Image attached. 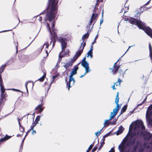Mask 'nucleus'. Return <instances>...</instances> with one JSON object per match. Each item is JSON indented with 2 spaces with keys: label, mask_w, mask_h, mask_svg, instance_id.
I'll use <instances>...</instances> for the list:
<instances>
[{
  "label": "nucleus",
  "mask_w": 152,
  "mask_h": 152,
  "mask_svg": "<svg viewBox=\"0 0 152 152\" xmlns=\"http://www.w3.org/2000/svg\"><path fill=\"white\" fill-rule=\"evenodd\" d=\"M134 127L135 129H138L141 128L142 130L145 129V126L144 125L143 122L141 120L136 121L134 123Z\"/></svg>",
  "instance_id": "nucleus-8"
},
{
  "label": "nucleus",
  "mask_w": 152,
  "mask_h": 152,
  "mask_svg": "<svg viewBox=\"0 0 152 152\" xmlns=\"http://www.w3.org/2000/svg\"><path fill=\"white\" fill-rule=\"evenodd\" d=\"M9 61H11L12 62L13 61V59L12 58H11V59H10V60H9Z\"/></svg>",
  "instance_id": "nucleus-63"
},
{
  "label": "nucleus",
  "mask_w": 152,
  "mask_h": 152,
  "mask_svg": "<svg viewBox=\"0 0 152 152\" xmlns=\"http://www.w3.org/2000/svg\"><path fill=\"white\" fill-rule=\"evenodd\" d=\"M37 124V123H36L35 122L33 123L32 124V125L30 127V129L27 131V133H28L30 131L32 130L33 129L34 127Z\"/></svg>",
  "instance_id": "nucleus-20"
},
{
  "label": "nucleus",
  "mask_w": 152,
  "mask_h": 152,
  "mask_svg": "<svg viewBox=\"0 0 152 152\" xmlns=\"http://www.w3.org/2000/svg\"><path fill=\"white\" fill-rule=\"evenodd\" d=\"M104 141H105V138L103 137L102 138V139L101 142L102 143L104 144Z\"/></svg>",
  "instance_id": "nucleus-38"
},
{
  "label": "nucleus",
  "mask_w": 152,
  "mask_h": 152,
  "mask_svg": "<svg viewBox=\"0 0 152 152\" xmlns=\"http://www.w3.org/2000/svg\"><path fill=\"white\" fill-rule=\"evenodd\" d=\"M97 37H98V35H97L95 38L94 42H92V43H91L92 45H94V43L96 42V40L97 38Z\"/></svg>",
  "instance_id": "nucleus-35"
},
{
  "label": "nucleus",
  "mask_w": 152,
  "mask_h": 152,
  "mask_svg": "<svg viewBox=\"0 0 152 152\" xmlns=\"http://www.w3.org/2000/svg\"><path fill=\"white\" fill-rule=\"evenodd\" d=\"M75 62V61L72 59L68 63H66L63 66L66 70L70 66H72Z\"/></svg>",
  "instance_id": "nucleus-12"
},
{
  "label": "nucleus",
  "mask_w": 152,
  "mask_h": 152,
  "mask_svg": "<svg viewBox=\"0 0 152 152\" xmlns=\"http://www.w3.org/2000/svg\"><path fill=\"white\" fill-rule=\"evenodd\" d=\"M18 124H19V126H21V125H20V122L19 121V118H18Z\"/></svg>",
  "instance_id": "nucleus-56"
},
{
  "label": "nucleus",
  "mask_w": 152,
  "mask_h": 152,
  "mask_svg": "<svg viewBox=\"0 0 152 152\" xmlns=\"http://www.w3.org/2000/svg\"><path fill=\"white\" fill-rule=\"evenodd\" d=\"M32 130V134H33L36 133V132L35 130H34L33 129Z\"/></svg>",
  "instance_id": "nucleus-49"
},
{
  "label": "nucleus",
  "mask_w": 152,
  "mask_h": 152,
  "mask_svg": "<svg viewBox=\"0 0 152 152\" xmlns=\"http://www.w3.org/2000/svg\"><path fill=\"white\" fill-rule=\"evenodd\" d=\"M28 82L27 81L26 82L25 84V87L26 88V91H27V92L28 94V88H27V84H28Z\"/></svg>",
  "instance_id": "nucleus-36"
},
{
  "label": "nucleus",
  "mask_w": 152,
  "mask_h": 152,
  "mask_svg": "<svg viewBox=\"0 0 152 152\" xmlns=\"http://www.w3.org/2000/svg\"><path fill=\"white\" fill-rule=\"evenodd\" d=\"M40 117L39 115L37 116L36 117L35 119V121L36 122L35 123H37V124L39 121Z\"/></svg>",
  "instance_id": "nucleus-29"
},
{
  "label": "nucleus",
  "mask_w": 152,
  "mask_h": 152,
  "mask_svg": "<svg viewBox=\"0 0 152 152\" xmlns=\"http://www.w3.org/2000/svg\"><path fill=\"white\" fill-rule=\"evenodd\" d=\"M143 11H141V12H137V15H140L141 13H142L143 12Z\"/></svg>",
  "instance_id": "nucleus-55"
},
{
  "label": "nucleus",
  "mask_w": 152,
  "mask_h": 152,
  "mask_svg": "<svg viewBox=\"0 0 152 152\" xmlns=\"http://www.w3.org/2000/svg\"><path fill=\"white\" fill-rule=\"evenodd\" d=\"M109 152H114V150L113 148H112Z\"/></svg>",
  "instance_id": "nucleus-51"
},
{
  "label": "nucleus",
  "mask_w": 152,
  "mask_h": 152,
  "mask_svg": "<svg viewBox=\"0 0 152 152\" xmlns=\"http://www.w3.org/2000/svg\"><path fill=\"white\" fill-rule=\"evenodd\" d=\"M78 69V67L76 65L74 66V68L70 72V75L69 76V82L67 83V86L68 88V90H69V88L71 87L70 85L71 82L72 81L73 82L72 84L73 85L75 83V80L73 77V76L76 74L77 71Z\"/></svg>",
  "instance_id": "nucleus-5"
},
{
  "label": "nucleus",
  "mask_w": 152,
  "mask_h": 152,
  "mask_svg": "<svg viewBox=\"0 0 152 152\" xmlns=\"http://www.w3.org/2000/svg\"><path fill=\"white\" fill-rule=\"evenodd\" d=\"M125 21H128L130 23L136 25L139 29L143 30L146 34L152 38V30L149 27L146 26L145 24L142 22L139 18L136 19L133 18H125Z\"/></svg>",
  "instance_id": "nucleus-3"
},
{
  "label": "nucleus",
  "mask_w": 152,
  "mask_h": 152,
  "mask_svg": "<svg viewBox=\"0 0 152 152\" xmlns=\"http://www.w3.org/2000/svg\"><path fill=\"white\" fill-rule=\"evenodd\" d=\"M62 51H61L59 54V59L58 60L57 63L56 64V67H57V68H58L59 66V64L60 63L61 61V58L64 57V55H62L61 54Z\"/></svg>",
  "instance_id": "nucleus-14"
},
{
  "label": "nucleus",
  "mask_w": 152,
  "mask_h": 152,
  "mask_svg": "<svg viewBox=\"0 0 152 152\" xmlns=\"http://www.w3.org/2000/svg\"><path fill=\"white\" fill-rule=\"evenodd\" d=\"M21 136L19 134H18L17 135V137H18L20 136Z\"/></svg>",
  "instance_id": "nucleus-64"
},
{
  "label": "nucleus",
  "mask_w": 152,
  "mask_h": 152,
  "mask_svg": "<svg viewBox=\"0 0 152 152\" xmlns=\"http://www.w3.org/2000/svg\"><path fill=\"white\" fill-rule=\"evenodd\" d=\"M97 16V13L94 14L93 13L92 14V16L90 20H91L92 22H93V20H95Z\"/></svg>",
  "instance_id": "nucleus-19"
},
{
  "label": "nucleus",
  "mask_w": 152,
  "mask_h": 152,
  "mask_svg": "<svg viewBox=\"0 0 152 152\" xmlns=\"http://www.w3.org/2000/svg\"><path fill=\"white\" fill-rule=\"evenodd\" d=\"M42 17L40 16V17H39V20L40 21H41V20H42Z\"/></svg>",
  "instance_id": "nucleus-54"
},
{
  "label": "nucleus",
  "mask_w": 152,
  "mask_h": 152,
  "mask_svg": "<svg viewBox=\"0 0 152 152\" xmlns=\"http://www.w3.org/2000/svg\"><path fill=\"white\" fill-rule=\"evenodd\" d=\"M121 81H122L121 80H120L119 78L118 79V85H120V84L121 83Z\"/></svg>",
  "instance_id": "nucleus-45"
},
{
  "label": "nucleus",
  "mask_w": 152,
  "mask_h": 152,
  "mask_svg": "<svg viewBox=\"0 0 152 152\" xmlns=\"http://www.w3.org/2000/svg\"><path fill=\"white\" fill-rule=\"evenodd\" d=\"M134 45H132V46H129V48H128V49L125 52V53H124V54L122 56H121V57H123V56L125 55V54L127 52V51L131 47H133V46H134Z\"/></svg>",
  "instance_id": "nucleus-37"
},
{
  "label": "nucleus",
  "mask_w": 152,
  "mask_h": 152,
  "mask_svg": "<svg viewBox=\"0 0 152 152\" xmlns=\"http://www.w3.org/2000/svg\"><path fill=\"white\" fill-rule=\"evenodd\" d=\"M104 144L102 143L101 142V145L99 148H98V150H100L101 148H102V147L103 146V145Z\"/></svg>",
  "instance_id": "nucleus-41"
},
{
  "label": "nucleus",
  "mask_w": 152,
  "mask_h": 152,
  "mask_svg": "<svg viewBox=\"0 0 152 152\" xmlns=\"http://www.w3.org/2000/svg\"><path fill=\"white\" fill-rule=\"evenodd\" d=\"M17 45L16 46V52H17L18 51V42L17 43Z\"/></svg>",
  "instance_id": "nucleus-52"
},
{
  "label": "nucleus",
  "mask_w": 152,
  "mask_h": 152,
  "mask_svg": "<svg viewBox=\"0 0 152 152\" xmlns=\"http://www.w3.org/2000/svg\"><path fill=\"white\" fill-rule=\"evenodd\" d=\"M54 81V80H52L50 82V85H49V88H48V90L49 89L50 86H51V84H52V83H53V82Z\"/></svg>",
  "instance_id": "nucleus-46"
},
{
  "label": "nucleus",
  "mask_w": 152,
  "mask_h": 152,
  "mask_svg": "<svg viewBox=\"0 0 152 152\" xmlns=\"http://www.w3.org/2000/svg\"><path fill=\"white\" fill-rule=\"evenodd\" d=\"M119 61V59L113 65V67L111 68H110L109 69L110 70H112V72L113 73V74H115L118 71L119 69L120 65H116V64Z\"/></svg>",
  "instance_id": "nucleus-10"
},
{
  "label": "nucleus",
  "mask_w": 152,
  "mask_h": 152,
  "mask_svg": "<svg viewBox=\"0 0 152 152\" xmlns=\"http://www.w3.org/2000/svg\"><path fill=\"white\" fill-rule=\"evenodd\" d=\"M9 89V90H13L14 91H16L20 92H21L22 94H23V92L21 91L20 90L18 89H14V88L10 89Z\"/></svg>",
  "instance_id": "nucleus-33"
},
{
  "label": "nucleus",
  "mask_w": 152,
  "mask_h": 152,
  "mask_svg": "<svg viewBox=\"0 0 152 152\" xmlns=\"http://www.w3.org/2000/svg\"><path fill=\"white\" fill-rule=\"evenodd\" d=\"M67 77H66L65 78V81H66V84H67V83H68V82H67Z\"/></svg>",
  "instance_id": "nucleus-60"
},
{
  "label": "nucleus",
  "mask_w": 152,
  "mask_h": 152,
  "mask_svg": "<svg viewBox=\"0 0 152 152\" xmlns=\"http://www.w3.org/2000/svg\"><path fill=\"white\" fill-rule=\"evenodd\" d=\"M28 133H27V132L26 133L25 136L24 137V138H23V140H22V142H21V146H20V148H21L22 149L23 148V143L24 142V140H25V138H26V137L27 136V134Z\"/></svg>",
  "instance_id": "nucleus-30"
},
{
  "label": "nucleus",
  "mask_w": 152,
  "mask_h": 152,
  "mask_svg": "<svg viewBox=\"0 0 152 152\" xmlns=\"http://www.w3.org/2000/svg\"><path fill=\"white\" fill-rule=\"evenodd\" d=\"M129 132V130L127 135L118 146V149L119 152H127L125 151L126 147L130 145H134L135 143L136 144L133 147V150L135 151L138 147L139 142L137 139L139 132H133L130 134Z\"/></svg>",
  "instance_id": "nucleus-1"
},
{
  "label": "nucleus",
  "mask_w": 152,
  "mask_h": 152,
  "mask_svg": "<svg viewBox=\"0 0 152 152\" xmlns=\"http://www.w3.org/2000/svg\"><path fill=\"white\" fill-rule=\"evenodd\" d=\"M93 47L92 46V45L91 46L90 50H89V51H91V52H92V51L93 50Z\"/></svg>",
  "instance_id": "nucleus-48"
},
{
  "label": "nucleus",
  "mask_w": 152,
  "mask_h": 152,
  "mask_svg": "<svg viewBox=\"0 0 152 152\" xmlns=\"http://www.w3.org/2000/svg\"><path fill=\"white\" fill-rule=\"evenodd\" d=\"M103 22V18H102V19H101L100 21V24L101 25L102 23Z\"/></svg>",
  "instance_id": "nucleus-50"
},
{
  "label": "nucleus",
  "mask_w": 152,
  "mask_h": 152,
  "mask_svg": "<svg viewBox=\"0 0 152 152\" xmlns=\"http://www.w3.org/2000/svg\"><path fill=\"white\" fill-rule=\"evenodd\" d=\"M58 0H48V4L50 7L49 11L47 12L44 20L50 22L53 20L57 13V5Z\"/></svg>",
  "instance_id": "nucleus-4"
},
{
  "label": "nucleus",
  "mask_w": 152,
  "mask_h": 152,
  "mask_svg": "<svg viewBox=\"0 0 152 152\" xmlns=\"http://www.w3.org/2000/svg\"><path fill=\"white\" fill-rule=\"evenodd\" d=\"M103 129V128H102L100 130H99V131H97V132H96L95 133V134L96 136L98 137L99 135L100 134L101 132L102 131V130Z\"/></svg>",
  "instance_id": "nucleus-28"
},
{
  "label": "nucleus",
  "mask_w": 152,
  "mask_h": 152,
  "mask_svg": "<svg viewBox=\"0 0 152 152\" xmlns=\"http://www.w3.org/2000/svg\"><path fill=\"white\" fill-rule=\"evenodd\" d=\"M119 100V97L118 96V92H117V95L116 96L115 103L117 105L116 108L113 110V113L111 112V113L110 116V119H112L116 115L118 111L119 106L118 104Z\"/></svg>",
  "instance_id": "nucleus-6"
},
{
  "label": "nucleus",
  "mask_w": 152,
  "mask_h": 152,
  "mask_svg": "<svg viewBox=\"0 0 152 152\" xmlns=\"http://www.w3.org/2000/svg\"><path fill=\"white\" fill-rule=\"evenodd\" d=\"M47 12V10H45L43 11L41 14H39V15H37V16H34L33 17V18H35L36 17H38L39 16V15H41L42 14H44L46 13Z\"/></svg>",
  "instance_id": "nucleus-32"
},
{
  "label": "nucleus",
  "mask_w": 152,
  "mask_h": 152,
  "mask_svg": "<svg viewBox=\"0 0 152 152\" xmlns=\"http://www.w3.org/2000/svg\"><path fill=\"white\" fill-rule=\"evenodd\" d=\"M118 72L120 73V75H121L122 73H123V71L121 70H119Z\"/></svg>",
  "instance_id": "nucleus-53"
},
{
  "label": "nucleus",
  "mask_w": 152,
  "mask_h": 152,
  "mask_svg": "<svg viewBox=\"0 0 152 152\" xmlns=\"http://www.w3.org/2000/svg\"><path fill=\"white\" fill-rule=\"evenodd\" d=\"M127 108V105H124L122 108L121 110L120 115L122 114L126 110Z\"/></svg>",
  "instance_id": "nucleus-21"
},
{
  "label": "nucleus",
  "mask_w": 152,
  "mask_h": 152,
  "mask_svg": "<svg viewBox=\"0 0 152 152\" xmlns=\"http://www.w3.org/2000/svg\"><path fill=\"white\" fill-rule=\"evenodd\" d=\"M57 75H55L54 76H53L52 77L53 80H54L57 77Z\"/></svg>",
  "instance_id": "nucleus-44"
},
{
  "label": "nucleus",
  "mask_w": 152,
  "mask_h": 152,
  "mask_svg": "<svg viewBox=\"0 0 152 152\" xmlns=\"http://www.w3.org/2000/svg\"><path fill=\"white\" fill-rule=\"evenodd\" d=\"M110 134V133H108L105 134L103 137H104V138L108 136Z\"/></svg>",
  "instance_id": "nucleus-43"
},
{
  "label": "nucleus",
  "mask_w": 152,
  "mask_h": 152,
  "mask_svg": "<svg viewBox=\"0 0 152 152\" xmlns=\"http://www.w3.org/2000/svg\"><path fill=\"white\" fill-rule=\"evenodd\" d=\"M149 49L150 56V57L151 59L152 62V49L151 46L150 44L149 45Z\"/></svg>",
  "instance_id": "nucleus-18"
},
{
  "label": "nucleus",
  "mask_w": 152,
  "mask_h": 152,
  "mask_svg": "<svg viewBox=\"0 0 152 152\" xmlns=\"http://www.w3.org/2000/svg\"><path fill=\"white\" fill-rule=\"evenodd\" d=\"M69 50H67L65 52L64 54L62 55H64V56H66V55H68L69 54Z\"/></svg>",
  "instance_id": "nucleus-39"
},
{
  "label": "nucleus",
  "mask_w": 152,
  "mask_h": 152,
  "mask_svg": "<svg viewBox=\"0 0 152 152\" xmlns=\"http://www.w3.org/2000/svg\"><path fill=\"white\" fill-rule=\"evenodd\" d=\"M86 59L85 57L83 58L82 60L81 65L84 68H89V64L85 61Z\"/></svg>",
  "instance_id": "nucleus-13"
},
{
  "label": "nucleus",
  "mask_w": 152,
  "mask_h": 152,
  "mask_svg": "<svg viewBox=\"0 0 152 152\" xmlns=\"http://www.w3.org/2000/svg\"><path fill=\"white\" fill-rule=\"evenodd\" d=\"M124 128L122 127V126H121L118 128V129L117 132L116 134L117 135H118L120 134H121L123 130H124Z\"/></svg>",
  "instance_id": "nucleus-16"
},
{
  "label": "nucleus",
  "mask_w": 152,
  "mask_h": 152,
  "mask_svg": "<svg viewBox=\"0 0 152 152\" xmlns=\"http://www.w3.org/2000/svg\"><path fill=\"white\" fill-rule=\"evenodd\" d=\"M11 136H9L6 134L4 137L0 139V142L6 141L11 138Z\"/></svg>",
  "instance_id": "nucleus-17"
},
{
  "label": "nucleus",
  "mask_w": 152,
  "mask_h": 152,
  "mask_svg": "<svg viewBox=\"0 0 152 152\" xmlns=\"http://www.w3.org/2000/svg\"><path fill=\"white\" fill-rule=\"evenodd\" d=\"M127 70V69H126L125 70V72H124L123 73V75H122V76L123 77H124V75L125 74V72Z\"/></svg>",
  "instance_id": "nucleus-59"
},
{
  "label": "nucleus",
  "mask_w": 152,
  "mask_h": 152,
  "mask_svg": "<svg viewBox=\"0 0 152 152\" xmlns=\"http://www.w3.org/2000/svg\"><path fill=\"white\" fill-rule=\"evenodd\" d=\"M42 101L43 99H42V100H41V103L40 104L38 105L35 109V110H38V111L39 113L42 112L43 110V108L42 107V106H43V104L42 103Z\"/></svg>",
  "instance_id": "nucleus-11"
},
{
  "label": "nucleus",
  "mask_w": 152,
  "mask_h": 152,
  "mask_svg": "<svg viewBox=\"0 0 152 152\" xmlns=\"http://www.w3.org/2000/svg\"><path fill=\"white\" fill-rule=\"evenodd\" d=\"M125 9V10H128L129 9V7H126L124 8V9Z\"/></svg>",
  "instance_id": "nucleus-58"
},
{
  "label": "nucleus",
  "mask_w": 152,
  "mask_h": 152,
  "mask_svg": "<svg viewBox=\"0 0 152 152\" xmlns=\"http://www.w3.org/2000/svg\"><path fill=\"white\" fill-rule=\"evenodd\" d=\"M91 31V30H88V31H87V33L83 35L82 38V39L83 40V42H84V40L85 39L87 38L89 36V34Z\"/></svg>",
  "instance_id": "nucleus-15"
},
{
  "label": "nucleus",
  "mask_w": 152,
  "mask_h": 152,
  "mask_svg": "<svg viewBox=\"0 0 152 152\" xmlns=\"http://www.w3.org/2000/svg\"><path fill=\"white\" fill-rule=\"evenodd\" d=\"M6 66H7V64H4L2 65L1 66V69H2V71L0 72V74L1 75V74L2 73V72H3L4 71V68H5Z\"/></svg>",
  "instance_id": "nucleus-31"
},
{
  "label": "nucleus",
  "mask_w": 152,
  "mask_h": 152,
  "mask_svg": "<svg viewBox=\"0 0 152 152\" xmlns=\"http://www.w3.org/2000/svg\"><path fill=\"white\" fill-rule=\"evenodd\" d=\"M86 45V42H82L79 48L77 51L76 52L75 56L72 58L75 61L77 59V58L82 54L84 48Z\"/></svg>",
  "instance_id": "nucleus-7"
},
{
  "label": "nucleus",
  "mask_w": 152,
  "mask_h": 152,
  "mask_svg": "<svg viewBox=\"0 0 152 152\" xmlns=\"http://www.w3.org/2000/svg\"><path fill=\"white\" fill-rule=\"evenodd\" d=\"M92 22L91 20H90L89 23L86 26V28L87 29L88 31V30H90V28L91 27V24L92 23Z\"/></svg>",
  "instance_id": "nucleus-25"
},
{
  "label": "nucleus",
  "mask_w": 152,
  "mask_h": 152,
  "mask_svg": "<svg viewBox=\"0 0 152 152\" xmlns=\"http://www.w3.org/2000/svg\"><path fill=\"white\" fill-rule=\"evenodd\" d=\"M20 130L21 132H23L24 131V127L21 126H19Z\"/></svg>",
  "instance_id": "nucleus-34"
},
{
  "label": "nucleus",
  "mask_w": 152,
  "mask_h": 152,
  "mask_svg": "<svg viewBox=\"0 0 152 152\" xmlns=\"http://www.w3.org/2000/svg\"><path fill=\"white\" fill-rule=\"evenodd\" d=\"M146 99H147V97H146L144 99V100L143 101H142V102H143V103H144V102L146 101Z\"/></svg>",
  "instance_id": "nucleus-62"
},
{
  "label": "nucleus",
  "mask_w": 152,
  "mask_h": 152,
  "mask_svg": "<svg viewBox=\"0 0 152 152\" xmlns=\"http://www.w3.org/2000/svg\"><path fill=\"white\" fill-rule=\"evenodd\" d=\"M85 73L84 74V75H81V76H80V78L82 77H84L86 75V74L87 73L91 71V70L89 68H85Z\"/></svg>",
  "instance_id": "nucleus-22"
},
{
  "label": "nucleus",
  "mask_w": 152,
  "mask_h": 152,
  "mask_svg": "<svg viewBox=\"0 0 152 152\" xmlns=\"http://www.w3.org/2000/svg\"><path fill=\"white\" fill-rule=\"evenodd\" d=\"M94 142L89 147H88V149L86 151V152H89V151L91 149V148L93 147L94 146Z\"/></svg>",
  "instance_id": "nucleus-26"
},
{
  "label": "nucleus",
  "mask_w": 152,
  "mask_h": 152,
  "mask_svg": "<svg viewBox=\"0 0 152 152\" xmlns=\"http://www.w3.org/2000/svg\"><path fill=\"white\" fill-rule=\"evenodd\" d=\"M151 0H149L145 4H144L145 5V6H147V5L148 4H149L150 3V1H151Z\"/></svg>",
  "instance_id": "nucleus-47"
},
{
  "label": "nucleus",
  "mask_w": 152,
  "mask_h": 152,
  "mask_svg": "<svg viewBox=\"0 0 152 152\" xmlns=\"http://www.w3.org/2000/svg\"><path fill=\"white\" fill-rule=\"evenodd\" d=\"M118 82H116L115 84L116 85V86H118Z\"/></svg>",
  "instance_id": "nucleus-61"
},
{
  "label": "nucleus",
  "mask_w": 152,
  "mask_h": 152,
  "mask_svg": "<svg viewBox=\"0 0 152 152\" xmlns=\"http://www.w3.org/2000/svg\"><path fill=\"white\" fill-rule=\"evenodd\" d=\"M59 40L61 43V48L62 49V52L63 50L65 49L67 44V40L65 38L60 37Z\"/></svg>",
  "instance_id": "nucleus-9"
},
{
  "label": "nucleus",
  "mask_w": 152,
  "mask_h": 152,
  "mask_svg": "<svg viewBox=\"0 0 152 152\" xmlns=\"http://www.w3.org/2000/svg\"><path fill=\"white\" fill-rule=\"evenodd\" d=\"M112 88L113 89V90H114L116 89L115 88V85H113L112 86Z\"/></svg>",
  "instance_id": "nucleus-57"
},
{
  "label": "nucleus",
  "mask_w": 152,
  "mask_h": 152,
  "mask_svg": "<svg viewBox=\"0 0 152 152\" xmlns=\"http://www.w3.org/2000/svg\"><path fill=\"white\" fill-rule=\"evenodd\" d=\"M111 120L110 119V117L108 119L105 120L104 123V126H109V123H108V121Z\"/></svg>",
  "instance_id": "nucleus-23"
},
{
  "label": "nucleus",
  "mask_w": 152,
  "mask_h": 152,
  "mask_svg": "<svg viewBox=\"0 0 152 152\" xmlns=\"http://www.w3.org/2000/svg\"><path fill=\"white\" fill-rule=\"evenodd\" d=\"M54 26L55 23L53 21L52 23V31H51L50 28L49 23H47L46 27L47 29L49 31L50 34L51 35V36L50 37V43H49V41L46 42L44 44L42 48H43L44 46H45V52L47 54V55H48V51L47 50H46V49H48L49 46L51 45L52 43L53 42L52 46L50 48V50L49 51V52H50L51 50L52 49V48L55 45L56 42V39L57 38V35L56 32H55L56 30L54 29Z\"/></svg>",
  "instance_id": "nucleus-2"
},
{
  "label": "nucleus",
  "mask_w": 152,
  "mask_h": 152,
  "mask_svg": "<svg viewBox=\"0 0 152 152\" xmlns=\"http://www.w3.org/2000/svg\"><path fill=\"white\" fill-rule=\"evenodd\" d=\"M92 53H93L92 52L89 51H88L87 53V57L88 58V57H90V58H92L93 57Z\"/></svg>",
  "instance_id": "nucleus-24"
},
{
  "label": "nucleus",
  "mask_w": 152,
  "mask_h": 152,
  "mask_svg": "<svg viewBox=\"0 0 152 152\" xmlns=\"http://www.w3.org/2000/svg\"><path fill=\"white\" fill-rule=\"evenodd\" d=\"M97 147H94L92 150L91 152H94L97 150Z\"/></svg>",
  "instance_id": "nucleus-40"
},
{
  "label": "nucleus",
  "mask_w": 152,
  "mask_h": 152,
  "mask_svg": "<svg viewBox=\"0 0 152 152\" xmlns=\"http://www.w3.org/2000/svg\"><path fill=\"white\" fill-rule=\"evenodd\" d=\"M144 103L143 102H142L141 103L138 104L137 106L135 108H137V107H138L139 106L142 105V104Z\"/></svg>",
  "instance_id": "nucleus-42"
},
{
  "label": "nucleus",
  "mask_w": 152,
  "mask_h": 152,
  "mask_svg": "<svg viewBox=\"0 0 152 152\" xmlns=\"http://www.w3.org/2000/svg\"><path fill=\"white\" fill-rule=\"evenodd\" d=\"M45 74H44L38 80H39L40 81L42 82L43 81L45 77Z\"/></svg>",
  "instance_id": "nucleus-27"
}]
</instances>
